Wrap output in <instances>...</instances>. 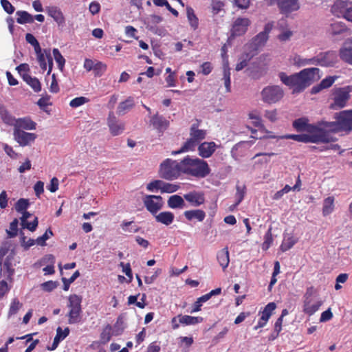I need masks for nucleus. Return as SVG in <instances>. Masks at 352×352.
<instances>
[{
    "label": "nucleus",
    "instance_id": "nucleus-1",
    "mask_svg": "<svg viewBox=\"0 0 352 352\" xmlns=\"http://www.w3.org/2000/svg\"><path fill=\"white\" fill-rule=\"evenodd\" d=\"M320 70L316 67L306 68L298 73L287 76L284 72L279 74L280 80L293 89V93L302 91L314 82L320 78Z\"/></svg>",
    "mask_w": 352,
    "mask_h": 352
},
{
    "label": "nucleus",
    "instance_id": "nucleus-2",
    "mask_svg": "<svg viewBox=\"0 0 352 352\" xmlns=\"http://www.w3.org/2000/svg\"><path fill=\"white\" fill-rule=\"evenodd\" d=\"M335 121H320L319 126H322L329 135L333 133L348 135L352 131V109L344 110L334 115Z\"/></svg>",
    "mask_w": 352,
    "mask_h": 352
},
{
    "label": "nucleus",
    "instance_id": "nucleus-3",
    "mask_svg": "<svg viewBox=\"0 0 352 352\" xmlns=\"http://www.w3.org/2000/svg\"><path fill=\"white\" fill-rule=\"evenodd\" d=\"M183 174L197 178H204L210 173V168L206 161L189 155L182 160Z\"/></svg>",
    "mask_w": 352,
    "mask_h": 352
},
{
    "label": "nucleus",
    "instance_id": "nucleus-4",
    "mask_svg": "<svg viewBox=\"0 0 352 352\" xmlns=\"http://www.w3.org/2000/svg\"><path fill=\"white\" fill-rule=\"evenodd\" d=\"M199 121L197 120L196 123L192 124L190 129V138L188 139L177 151H173L171 154L177 155L182 153L195 151L196 146L199 142L206 138L207 135L206 130L199 129Z\"/></svg>",
    "mask_w": 352,
    "mask_h": 352
},
{
    "label": "nucleus",
    "instance_id": "nucleus-5",
    "mask_svg": "<svg viewBox=\"0 0 352 352\" xmlns=\"http://www.w3.org/2000/svg\"><path fill=\"white\" fill-rule=\"evenodd\" d=\"M283 139H291L299 142H312V143H329L336 141V138L333 135H329L325 130H318L316 132L309 133V134H289L282 136Z\"/></svg>",
    "mask_w": 352,
    "mask_h": 352
},
{
    "label": "nucleus",
    "instance_id": "nucleus-6",
    "mask_svg": "<svg viewBox=\"0 0 352 352\" xmlns=\"http://www.w3.org/2000/svg\"><path fill=\"white\" fill-rule=\"evenodd\" d=\"M182 160L178 162L170 158L164 160L159 166V176L166 180L173 181L178 179L183 174Z\"/></svg>",
    "mask_w": 352,
    "mask_h": 352
},
{
    "label": "nucleus",
    "instance_id": "nucleus-7",
    "mask_svg": "<svg viewBox=\"0 0 352 352\" xmlns=\"http://www.w3.org/2000/svg\"><path fill=\"white\" fill-rule=\"evenodd\" d=\"M82 300V296L77 294H72L68 297L67 307L69 309V311L67 316L68 317L69 324H77L81 321Z\"/></svg>",
    "mask_w": 352,
    "mask_h": 352
},
{
    "label": "nucleus",
    "instance_id": "nucleus-8",
    "mask_svg": "<svg viewBox=\"0 0 352 352\" xmlns=\"http://www.w3.org/2000/svg\"><path fill=\"white\" fill-rule=\"evenodd\" d=\"M351 92V85L342 87H335L331 90V96L333 102L330 104V108L332 109H338L346 107L351 98L350 94Z\"/></svg>",
    "mask_w": 352,
    "mask_h": 352
},
{
    "label": "nucleus",
    "instance_id": "nucleus-9",
    "mask_svg": "<svg viewBox=\"0 0 352 352\" xmlns=\"http://www.w3.org/2000/svg\"><path fill=\"white\" fill-rule=\"evenodd\" d=\"M331 12L338 18L352 23V2L348 0H336L331 8Z\"/></svg>",
    "mask_w": 352,
    "mask_h": 352
},
{
    "label": "nucleus",
    "instance_id": "nucleus-10",
    "mask_svg": "<svg viewBox=\"0 0 352 352\" xmlns=\"http://www.w3.org/2000/svg\"><path fill=\"white\" fill-rule=\"evenodd\" d=\"M263 100L268 104H274L282 99L284 96L283 90L278 85L265 87L261 91Z\"/></svg>",
    "mask_w": 352,
    "mask_h": 352
},
{
    "label": "nucleus",
    "instance_id": "nucleus-11",
    "mask_svg": "<svg viewBox=\"0 0 352 352\" xmlns=\"http://www.w3.org/2000/svg\"><path fill=\"white\" fill-rule=\"evenodd\" d=\"M143 203L146 210L152 214H155L163 206V199L160 195H145Z\"/></svg>",
    "mask_w": 352,
    "mask_h": 352
},
{
    "label": "nucleus",
    "instance_id": "nucleus-12",
    "mask_svg": "<svg viewBox=\"0 0 352 352\" xmlns=\"http://www.w3.org/2000/svg\"><path fill=\"white\" fill-rule=\"evenodd\" d=\"M313 64L320 66H333L337 62V54L334 51L322 52L312 58Z\"/></svg>",
    "mask_w": 352,
    "mask_h": 352
},
{
    "label": "nucleus",
    "instance_id": "nucleus-13",
    "mask_svg": "<svg viewBox=\"0 0 352 352\" xmlns=\"http://www.w3.org/2000/svg\"><path fill=\"white\" fill-rule=\"evenodd\" d=\"M349 32L350 29L342 21H334L329 25L327 30L328 35L333 38L349 34Z\"/></svg>",
    "mask_w": 352,
    "mask_h": 352
},
{
    "label": "nucleus",
    "instance_id": "nucleus-14",
    "mask_svg": "<svg viewBox=\"0 0 352 352\" xmlns=\"http://www.w3.org/2000/svg\"><path fill=\"white\" fill-rule=\"evenodd\" d=\"M272 28L273 23H267L264 27V30L259 32L252 39L251 45L254 50H258L259 47L265 45L269 38V34Z\"/></svg>",
    "mask_w": 352,
    "mask_h": 352
},
{
    "label": "nucleus",
    "instance_id": "nucleus-15",
    "mask_svg": "<svg viewBox=\"0 0 352 352\" xmlns=\"http://www.w3.org/2000/svg\"><path fill=\"white\" fill-rule=\"evenodd\" d=\"M308 122L309 120L307 118L296 119L293 122V127L299 132L307 131L308 133H312L318 130H324L322 126H319V122L318 123V126H315L309 124Z\"/></svg>",
    "mask_w": 352,
    "mask_h": 352
},
{
    "label": "nucleus",
    "instance_id": "nucleus-16",
    "mask_svg": "<svg viewBox=\"0 0 352 352\" xmlns=\"http://www.w3.org/2000/svg\"><path fill=\"white\" fill-rule=\"evenodd\" d=\"M107 125L111 134L113 136L121 134L125 129V124L120 122L113 112H109L107 118Z\"/></svg>",
    "mask_w": 352,
    "mask_h": 352
},
{
    "label": "nucleus",
    "instance_id": "nucleus-17",
    "mask_svg": "<svg viewBox=\"0 0 352 352\" xmlns=\"http://www.w3.org/2000/svg\"><path fill=\"white\" fill-rule=\"evenodd\" d=\"M14 140L21 146H25L30 142H33L36 138V135L33 133L25 132L23 130L14 129Z\"/></svg>",
    "mask_w": 352,
    "mask_h": 352
},
{
    "label": "nucleus",
    "instance_id": "nucleus-18",
    "mask_svg": "<svg viewBox=\"0 0 352 352\" xmlns=\"http://www.w3.org/2000/svg\"><path fill=\"white\" fill-rule=\"evenodd\" d=\"M322 304L323 301L319 298L303 300L302 311L305 314L312 316L320 309Z\"/></svg>",
    "mask_w": 352,
    "mask_h": 352
},
{
    "label": "nucleus",
    "instance_id": "nucleus-19",
    "mask_svg": "<svg viewBox=\"0 0 352 352\" xmlns=\"http://www.w3.org/2000/svg\"><path fill=\"white\" fill-rule=\"evenodd\" d=\"M250 25V21L248 18H237L232 25V35L234 36H240L243 35L248 30Z\"/></svg>",
    "mask_w": 352,
    "mask_h": 352
},
{
    "label": "nucleus",
    "instance_id": "nucleus-20",
    "mask_svg": "<svg viewBox=\"0 0 352 352\" xmlns=\"http://www.w3.org/2000/svg\"><path fill=\"white\" fill-rule=\"evenodd\" d=\"M184 198L194 207H198L205 202L204 193L200 191H190L184 195Z\"/></svg>",
    "mask_w": 352,
    "mask_h": 352
},
{
    "label": "nucleus",
    "instance_id": "nucleus-21",
    "mask_svg": "<svg viewBox=\"0 0 352 352\" xmlns=\"http://www.w3.org/2000/svg\"><path fill=\"white\" fill-rule=\"evenodd\" d=\"M217 145L214 142H204L198 144V153L202 158H208L215 152Z\"/></svg>",
    "mask_w": 352,
    "mask_h": 352
},
{
    "label": "nucleus",
    "instance_id": "nucleus-22",
    "mask_svg": "<svg viewBox=\"0 0 352 352\" xmlns=\"http://www.w3.org/2000/svg\"><path fill=\"white\" fill-rule=\"evenodd\" d=\"M11 125L14 126V129L33 130L36 129V123L30 117H25L13 120V122L11 123Z\"/></svg>",
    "mask_w": 352,
    "mask_h": 352
},
{
    "label": "nucleus",
    "instance_id": "nucleus-23",
    "mask_svg": "<svg viewBox=\"0 0 352 352\" xmlns=\"http://www.w3.org/2000/svg\"><path fill=\"white\" fill-rule=\"evenodd\" d=\"M278 8L282 14H287L300 8L298 0H279Z\"/></svg>",
    "mask_w": 352,
    "mask_h": 352
},
{
    "label": "nucleus",
    "instance_id": "nucleus-24",
    "mask_svg": "<svg viewBox=\"0 0 352 352\" xmlns=\"http://www.w3.org/2000/svg\"><path fill=\"white\" fill-rule=\"evenodd\" d=\"M150 123L159 132H164L169 126V121L158 113L151 118Z\"/></svg>",
    "mask_w": 352,
    "mask_h": 352
},
{
    "label": "nucleus",
    "instance_id": "nucleus-25",
    "mask_svg": "<svg viewBox=\"0 0 352 352\" xmlns=\"http://www.w3.org/2000/svg\"><path fill=\"white\" fill-rule=\"evenodd\" d=\"M340 57L345 63L352 65V37L346 40L340 50Z\"/></svg>",
    "mask_w": 352,
    "mask_h": 352
},
{
    "label": "nucleus",
    "instance_id": "nucleus-26",
    "mask_svg": "<svg viewBox=\"0 0 352 352\" xmlns=\"http://www.w3.org/2000/svg\"><path fill=\"white\" fill-rule=\"evenodd\" d=\"M47 11L48 15L56 22L58 27H63L65 25V18L59 8L56 6L48 7Z\"/></svg>",
    "mask_w": 352,
    "mask_h": 352
},
{
    "label": "nucleus",
    "instance_id": "nucleus-27",
    "mask_svg": "<svg viewBox=\"0 0 352 352\" xmlns=\"http://www.w3.org/2000/svg\"><path fill=\"white\" fill-rule=\"evenodd\" d=\"M336 76H328L322 80V81L317 85L314 86L311 88V93L313 94H318L320 92L322 89H327L330 87L336 80Z\"/></svg>",
    "mask_w": 352,
    "mask_h": 352
},
{
    "label": "nucleus",
    "instance_id": "nucleus-28",
    "mask_svg": "<svg viewBox=\"0 0 352 352\" xmlns=\"http://www.w3.org/2000/svg\"><path fill=\"white\" fill-rule=\"evenodd\" d=\"M69 329L68 327H66L64 330H63L61 327H58L56 329V335L54 338L52 346L49 347L48 349L51 351L56 349L59 342L64 340L69 335Z\"/></svg>",
    "mask_w": 352,
    "mask_h": 352
},
{
    "label": "nucleus",
    "instance_id": "nucleus-29",
    "mask_svg": "<svg viewBox=\"0 0 352 352\" xmlns=\"http://www.w3.org/2000/svg\"><path fill=\"white\" fill-rule=\"evenodd\" d=\"M184 215L188 221L197 219L198 221H203L206 217V212L202 210H190L184 212Z\"/></svg>",
    "mask_w": 352,
    "mask_h": 352
},
{
    "label": "nucleus",
    "instance_id": "nucleus-30",
    "mask_svg": "<svg viewBox=\"0 0 352 352\" xmlns=\"http://www.w3.org/2000/svg\"><path fill=\"white\" fill-rule=\"evenodd\" d=\"M43 263H46L47 265L43 269L45 275L53 274L55 272L54 270V263L55 257L52 254L45 255L41 260Z\"/></svg>",
    "mask_w": 352,
    "mask_h": 352
},
{
    "label": "nucleus",
    "instance_id": "nucleus-31",
    "mask_svg": "<svg viewBox=\"0 0 352 352\" xmlns=\"http://www.w3.org/2000/svg\"><path fill=\"white\" fill-rule=\"evenodd\" d=\"M217 258L219 265L222 267L223 270H225L230 263L229 251L228 248H225L219 250L217 252Z\"/></svg>",
    "mask_w": 352,
    "mask_h": 352
},
{
    "label": "nucleus",
    "instance_id": "nucleus-32",
    "mask_svg": "<svg viewBox=\"0 0 352 352\" xmlns=\"http://www.w3.org/2000/svg\"><path fill=\"white\" fill-rule=\"evenodd\" d=\"M168 206L170 208H183L185 207L184 198L179 195H174L170 196L167 201Z\"/></svg>",
    "mask_w": 352,
    "mask_h": 352
},
{
    "label": "nucleus",
    "instance_id": "nucleus-33",
    "mask_svg": "<svg viewBox=\"0 0 352 352\" xmlns=\"http://www.w3.org/2000/svg\"><path fill=\"white\" fill-rule=\"evenodd\" d=\"M175 216L169 211L162 212L155 216V220L166 226L170 225L174 221Z\"/></svg>",
    "mask_w": 352,
    "mask_h": 352
},
{
    "label": "nucleus",
    "instance_id": "nucleus-34",
    "mask_svg": "<svg viewBox=\"0 0 352 352\" xmlns=\"http://www.w3.org/2000/svg\"><path fill=\"white\" fill-rule=\"evenodd\" d=\"M179 322L182 325H193L203 321V318L199 316H191L188 315L179 314Z\"/></svg>",
    "mask_w": 352,
    "mask_h": 352
},
{
    "label": "nucleus",
    "instance_id": "nucleus-35",
    "mask_svg": "<svg viewBox=\"0 0 352 352\" xmlns=\"http://www.w3.org/2000/svg\"><path fill=\"white\" fill-rule=\"evenodd\" d=\"M134 106V100L132 97H128L124 101L121 102L117 109L118 115H124L126 111H129Z\"/></svg>",
    "mask_w": 352,
    "mask_h": 352
},
{
    "label": "nucleus",
    "instance_id": "nucleus-36",
    "mask_svg": "<svg viewBox=\"0 0 352 352\" xmlns=\"http://www.w3.org/2000/svg\"><path fill=\"white\" fill-rule=\"evenodd\" d=\"M23 80L30 86L35 92L41 91V84L37 78L32 77L30 75H25L23 76Z\"/></svg>",
    "mask_w": 352,
    "mask_h": 352
},
{
    "label": "nucleus",
    "instance_id": "nucleus-37",
    "mask_svg": "<svg viewBox=\"0 0 352 352\" xmlns=\"http://www.w3.org/2000/svg\"><path fill=\"white\" fill-rule=\"evenodd\" d=\"M334 197L332 196L328 197L324 199L322 206V214L326 217L330 214L334 210Z\"/></svg>",
    "mask_w": 352,
    "mask_h": 352
},
{
    "label": "nucleus",
    "instance_id": "nucleus-38",
    "mask_svg": "<svg viewBox=\"0 0 352 352\" xmlns=\"http://www.w3.org/2000/svg\"><path fill=\"white\" fill-rule=\"evenodd\" d=\"M186 15L191 28L194 30H197L199 26V19L191 7H187Z\"/></svg>",
    "mask_w": 352,
    "mask_h": 352
},
{
    "label": "nucleus",
    "instance_id": "nucleus-39",
    "mask_svg": "<svg viewBox=\"0 0 352 352\" xmlns=\"http://www.w3.org/2000/svg\"><path fill=\"white\" fill-rule=\"evenodd\" d=\"M16 22L19 24L31 23L34 22V17L26 11H17Z\"/></svg>",
    "mask_w": 352,
    "mask_h": 352
},
{
    "label": "nucleus",
    "instance_id": "nucleus-40",
    "mask_svg": "<svg viewBox=\"0 0 352 352\" xmlns=\"http://www.w3.org/2000/svg\"><path fill=\"white\" fill-rule=\"evenodd\" d=\"M250 119L252 120V124L254 126L258 127L260 130L269 133L262 123V120L260 116L254 111L250 112L248 114Z\"/></svg>",
    "mask_w": 352,
    "mask_h": 352
},
{
    "label": "nucleus",
    "instance_id": "nucleus-41",
    "mask_svg": "<svg viewBox=\"0 0 352 352\" xmlns=\"http://www.w3.org/2000/svg\"><path fill=\"white\" fill-rule=\"evenodd\" d=\"M276 307V305L275 302H269L262 311H259V315H261L262 318L268 321Z\"/></svg>",
    "mask_w": 352,
    "mask_h": 352
},
{
    "label": "nucleus",
    "instance_id": "nucleus-42",
    "mask_svg": "<svg viewBox=\"0 0 352 352\" xmlns=\"http://www.w3.org/2000/svg\"><path fill=\"white\" fill-rule=\"evenodd\" d=\"M290 61L293 65H296L298 67H302L306 65L313 64L314 63L312 58H302L298 54L294 55L290 58Z\"/></svg>",
    "mask_w": 352,
    "mask_h": 352
},
{
    "label": "nucleus",
    "instance_id": "nucleus-43",
    "mask_svg": "<svg viewBox=\"0 0 352 352\" xmlns=\"http://www.w3.org/2000/svg\"><path fill=\"white\" fill-rule=\"evenodd\" d=\"M283 320L282 318H278L276 320L274 324V331L268 337L269 341H273L278 337L280 332L282 331Z\"/></svg>",
    "mask_w": 352,
    "mask_h": 352
},
{
    "label": "nucleus",
    "instance_id": "nucleus-44",
    "mask_svg": "<svg viewBox=\"0 0 352 352\" xmlns=\"http://www.w3.org/2000/svg\"><path fill=\"white\" fill-rule=\"evenodd\" d=\"M48 51H47L46 50H44V52H42V50H40V52H35L37 56V60L39 66L42 69L43 72H44L47 69V60L46 58V53Z\"/></svg>",
    "mask_w": 352,
    "mask_h": 352
},
{
    "label": "nucleus",
    "instance_id": "nucleus-45",
    "mask_svg": "<svg viewBox=\"0 0 352 352\" xmlns=\"http://www.w3.org/2000/svg\"><path fill=\"white\" fill-rule=\"evenodd\" d=\"M272 230V228L270 227L264 236V241L262 243V250L264 251L267 250L272 244L273 236Z\"/></svg>",
    "mask_w": 352,
    "mask_h": 352
},
{
    "label": "nucleus",
    "instance_id": "nucleus-46",
    "mask_svg": "<svg viewBox=\"0 0 352 352\" xmlns=\"http://www.w3.org/2000/svg\"><path fill=\"white\" fill-rule=\"evenodd\" d=\"M236 192L235 193V199L236 203L235 206H238L243 199L245 194V185H239L237 184L236 186Z\"/></svg>",
    "mask_w": 352,
    "mask_h": 352
},
{
    "label": "nucleus",
    "instance_id": "nucleus-47",
    "mask_svg": "<svg viewBox=\"0 0 352 352\" xmlns=\"http://www.w3.org/2000/svg\"><path fill=\"white\" fill-rule=\"evenodd\" d=\"M224 85L226 87V92L231 91V81H230V69L228 66L223 67V77Z\"/></svg>",
    "mask_w": 352,
    "mask_h": 352
},
{
    "label": "nucleus",
    "instance_id": "nucleus-48",
    "mask_svg": "<svg viewBox=\"0 0 352 352\" xmlns=\"http://www.w3.org/2000/svg\"><path fill=\"white\" fill-rule=\"evenodd\" d=\"M111 330L112 327L110 324H107L102 330L100 333V341L102 344H106L111 338Z\"/></svg>",
    "mask_w": 352,
    "mask_h": 352
},
{
    "label": "nucleus",
    "instance_id": "nucleus-49",
    "mask_svg": "<svg viewBox=\"0 0 352 352\" xmlns=\"http://www.w3.org/2000/svg\"><path fill=\"white\" fill-rule=\"evenodd\" d=\"M180 186L176 184L166 183L162 181V193H173L177 191Z\"/></svg>",
    "mask_w": 352,
    "mask_h": 352
},
{
    "label": "nucleus",
    "instance_id": "nucleus-50",
    "mask_svg": "<svg viewBox=\"0 0 352 352\" xmlns=\"http://www.w3.org/2000/svg\"><path fill=\"white\" fill-rule=\"evenodd\" d=\"M3 275L6 277L8 280L12 281V276L14 273V270L12 268V264L10 262L6 261L3 263Z\"/></svg>",
    "mask_w": 352,
    "mask_h": 352
},
{
    "label": "nucleus",
    "instance_id": "nucleus-51",
    "mask_svg": "<svg viewBox=\"0 0 352 352\" xmlns=\"http://www.w3.org/2000/svg\"><path fill=\"white\" fill-rule=\"evenodd\" d=\"M53 55L56 62L58 64L59 69L62 71L65 66V59L63 58L60 51L57 48H54L53 50Z\"/></svg>",
    "mask_w": 352,
    "mask_h": 352
},
{
    "label": "nucleus",
    "instance_id": "nucleus-52",
    "mask_svg": "<svg viewBox=\"0 0 352 352\" xmlns=\"http://www.w3.org/2000/svg\"><path fill=\"white\" fill-rule=\"evenodd\" d=\"M23 304L19 302L17 298H14L10 304L8 316H11L15 315L19 310L22 307Z\"/></svg>",
    "mask_w": 352,
    "mask_h": 352
},
{
    "label": "nucleus",
    "instance_id": "nucleus-53",
    "mask_svg": "<svg viewBox=\"0 0 352 352\" xmlns=\"http://www.w3.org/2000/svg\"><path fill=\"white\" fill-rule=\"evenodd\" d=\"M51 96L45 94V96H42L41 98L38 100L37 104L44 111H47L46 107L47 106L52 105V103L50 102Z\"/></svg>",
    "mask_w": 352,
    "mask_h": 352
},
{
    "label": "nucleus",
    "instance_id": "nucleus-54",
    "mask_svg": "<svg viewBox=\"0 0 352 352\" xmlns=\"http://www.w3.org/2000/svg\"><path fill=\"white\" fill-rule=\"evenodd\" d=\"M297 242L293 236H289L286 239H284L282 244L280 245V250L283 252H286L291 249Z\"/></svg>",
    "mask_w": 352,
    "mask_h": 352
},
{
    "label": "nucleus",
    "instance_id": "nucleus-55",
    "mask_svg": "<svg viewBox=\"0 0 352 352\" xmlns=\"http://www.w3.org/2000/svg\"><path fill=\"white\" fill-rule=\"evenodd\" d=\"M25 40L34 47L35 52H40V50H41L40 44L34 35L30 33L26 34Z\"/></svg>",
    "mask_w": 352,
    "mask_h": 352
},
{
    "label": "nucleus",
    "instance_id": "nucleus-56",
    "mask_svg": "<svg viewBox=\"0 0 352 352\" xmlns=\"http://www.w3.org/2000/svg\"><path fill=\"white\" fill-rule=\"evenodd\" d=\"M0 116L4 122L10 125L13 122V120H14L3 105H0Z\"/></svg>",
    "mask_w": 352,
    "mask_h": 352
},
{
    "label": "nucleus",
    "instance_id": "nucleus-57",
    "mask_svg": "<svg viewBox=\"0 0 352 352\" xmlns=\"http://www.w3.org/2000/svg\"><path fill=\"white\" fill-rule=\"evenodd\" d=\"M79 276L80 272L78 270H76L69 278L67 279L65 277H63L62 281L63 283V289L65 291H67L69 288L70 284L74 282V280Z\"/></svg>",
    "mask_w": 352,
    "mask_h": 352
},
{
    "label": "nucleus",
    "instance_id": "nucleus-58",
    "mask_svg": "<svg viewBox=\"0 0 352 352\" xmlns=\"http://www.w3.org/2000/svg\"><path fill=\"white\" fill-rule=\"evenodd\" d=\"M30 205L28 199L21 198L19 199L16 204H15V209L19 212H22L27 210Z\"/></svg>",
    "mask_w": 352,
    "mask_h": 352
},
{
    "label": "nucleus",
    "instance_id": "nucleus-59",
    "mask_svg": "<svg viewBox=\"0 0 352 352\" xmlns=\"http://www.w3.org/2000/svg\"><path fill=\"white\" fill-rule=\"evenodd\" d=\"M106 70L107 65L100 61L96 63L94 65V68L93 69L94 75L96 76H101Z\"/></svg>",
    "mask_w": 352,
    "mask_h": 352
},
{
    "label": "nucleus",
    "instance_id": "nucleus-60",
    "mask_svg": "<svg viewBox=\"0 0 352 352\" xmlns=\"http://www.w3.org/2000/svg\"><path fill=\"white\" fill-rule=\"evenodd\" d=\"M19 221L14 219L10 224V230H7L6 232L10 238L14 237L17 235Z\"/></svg>",
    "mask_w": 352,
    "mask_h": 352
},
{
    "label": "nucleus",
    "instance_id": "nucleus-61",
    "mask_svg": "<svg viewBox=\"0 0 352 352\" xmlns=\"http://www.w3.org/2000/svg\"><path fill=\"white\" fill-rule=\"evenodd\" d=\"M225 4L220 0H212L211 8L213 14H217L221 10H223Z\"/></svg>",
    "mask_w": 352,
    "mask_h": 352
},
{
    "label": "nucleus",
    "instance_id": "nucleus-62",
    "mask_svg": "<svg viewBox=\"0 0 352 352\" xmlns=\"http://www.w3.org/2000/svg\"><path fill=\"white\" fill-rule=\"evenodd\" d=\"M88 102H89V99L86 97H83V96L76 97L70 101L69 105L72 108H76V107H78Z\"/></svg>",
    "mask_w": 352,
    "mask_h": 352
},
{
    "label": "nucleus",
    "instance_id": "nucleus-63",
    "mask_svg": "<svg viewBox=\"0 0 352 352\" xmlns=\"http://www.w3.org/2000/svg\"><path fill=\"white\" fill-rule=\"evenodd\" d=\"M53 236V232L50 228L46 230L45 232L41 236L36 239V243L39 245H45V241L50 237Z\"/></svg>",
    "mask_w": 352,
    "mask_h": 352
},
{
    "label": "nucleus",
    "instance_id": "nucleus-64",
    "mask_svg": "<svg viewBox=\"0 0 352 352\" xmlns=\"http://www.w3.org/2000/svg\"><path fill=\"white\" fill-rule=\"evenodd\" d=\"M58 285V282L53 281V280H49V281H46V282L43 283V284H41V287H42L43 290L45 291V292H50L53 291L54 289H56Z\"/></svg>",
    "mask_w": 352,
    "mask_h": 352
}]
</instances>
